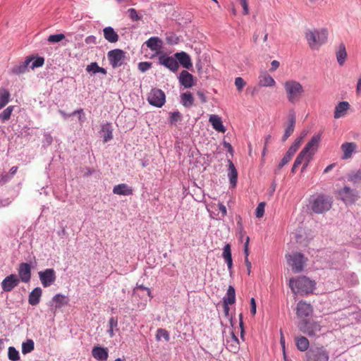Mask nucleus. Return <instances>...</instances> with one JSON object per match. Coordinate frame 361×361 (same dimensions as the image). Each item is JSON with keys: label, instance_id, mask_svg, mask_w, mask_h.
<instances>
[{"label": "nucleus", "instance_id": "1", "mask_svg": "<svg viewBox=\"0 0 361 361\" xmlns=\"http://www.w3.org/2000/svg\"><path fill=\"white\" fill-rule=\"evenodd\" d=\"M283 86L288 101L293 104L299 102L304 93L302 85L296 80H289Z\"/></svg>", "mask_w": 361, "mask_h": 361}, {"label": "nucleus", "instance_id": "2", "mask_svg": "<svg viewBox=\"0 0 361 361\" xmlns=\"http://www.w3.org/2000/svg\"><path fill=\"white\" fill-rule=\"evenodd\" d=\"M289 286L294 293L308 294L312 293L315 282L302 276L295 279H290Z\"/></svg>", "mask_w": 361, "mask_h": 361}, {"label": "nucleus", "instance_id": "3", "mask_svg": "<svg viewBox=\"0 0 361 361\" xmlns=\"http://www.w3.org/2000/svg\"><path fill=\"white\" fill-rule=\"evenodd\" d=\"M305 38L311 49H317L326 42L328 32L325 29L321 30H307L305 32Z\"/></svg>", "mask_w": 361, "mask_h": 361}, {"label": "nucleus", "instance_id": "4", "mask_svg": "<svg viewBox=\"0 0 361 361\" xmlns=\"http://www.w3.org/2000/svg\"><path fill=\"white\" fill-rule=\"evenodd\" d=\"M332 204L331 198L324 195H319L311 202L312 210L317 214H322L329 211Z\"/></svg>", "mask_w": 361, "mask_h": 361}, {"label": "nucleus", "instance_id": "5", "mask_svg": "<svg viewBox=\"0 0 361 361\" xmlns=\"http://www.w3.org/2000/svg\"><path fill=\"white\" fill-rule=\"evenodd\" d=\"M329 352L324 346H312L306 353V361H329Z\"/></svg>", "mask_w": 361, "mask_h": 361}, {"label": "nucleus", "instance_id": "6", "mask_svg": "<svg viewBox=\"0 0 361 361\" xmlns=\"http://www.w3.org/2000/svg\"><path fill=\"white\" fill-rule=\"evenodd\" d=\"M286 258L294 273H300L303 270L307 259L303 254L301 252L287 254Z\"/></svg>", "mask_w": 361, "mask_h": 361}, {"label": "nucleus", "instance_id": "7", "mask_svg": "<svg viewBox=\"0 0 361 361\" xmlns=\"http://www.w3.org/2000/svg\"><path fill=\"white\" fill-rule=\"evenodd\" d=\"M300 331L310 337L317 336L321 331V325L310 319H302L298 325Z\"/></svg>", "mask_w": 361, "mask_h": 361}, {"label": "nucleus", "instance_id": "8", "mask_svg": "<svg viewBox=\"0 0 361 361\" xmlns=\"http://www.w3.org/2000/svg\"><path fill=\"white\" fill-rule=\"evenodd\" d=\"M147 102L153 106L161 108L166 102L165 93L160 89L152 88L148 94Z\"/></svg>", "mask_w": 361, "mask_h": 361}, {"label": "nucleus", "instance_id": "9", "mask_svg": "<svg viewBox=\"0 0 361 361\" xmlns=\"http://www.w3.org/2000/svg\"><path fill=\"white\" fill-rule=\"evenodd\" d=\"M107 56L110 64L115 68L121 66L124 63L126 53L121 49H115L109 51Z\"/></svg>", "mask_w": 361, "mask_h": 361}, {"label": "nucleus", "instance_id": "10", "mask_svg": "<svg viewBox=\"0 0 361 361\" xmlns=\"http://www.w3.org/2000/svg\"><path fill=\"white\" fill-rule=\"evenodd\" d=\"M158 63L159 65L166 67L171 71L175 73L179 68L178 62L173 56H168L165 53H161L158 58Z\"/></svg>", "mask_w": 361, "mask_h": 361}, {"label": "nucleus", "instance_id": "11", "mask_svg": "<svg viewBox=\"0 0 361 361\" xmlns=\"http://www.w3.org/2000/svg\"><path fill=\"white\" fill-rule=\"evenodd\" d=\"M39 278L43 287L47 288L54 283L56 279L54 269H47L38 272Z\"/></svg>", "mask_w": 361, "mask_h": 361}, {"label": "nucleus", "instance_id": "12", "mask_svg": "<svg viewBox=\"0 0 361 361\" xmlns=\"http://www.w3.org/2000/svg\"><path fill=\"white\" fill-rule=\"evenodd\" d=\"M338 195L345 204H353L357 199V192L350 187L345 186L338 191Z\"/></svg>", "mask_w": 361, "mask_h": 361}, {"label": "nucleus", "instance_id": "13", "mask_svg": "<svg viewBox=\"0 0 361 361\" xmlns=\"http://www.w3.org/2000/svg\"><path fill=\"white\" fill-rule=\"evenodd\" d=\"M321 137V133L314 135L302 150L306 152L308 156L312 157L313 154H314L319 147Z\"/></svg>", "mask_w": 361, "mask_h": 361}, {"label": "nucleus", "instance_id": "14", "mask_svg": "<svg viewBox=\"0 0 361 361\" xmlns=\"http://www.w3.org/2000/svg\"><path fill=\"white\" fill-rule=\"evenodd\" d=\"M20 283L18 276L16 274H10L7 276L1 282L2 290L5 292H11Z\"/></svg>", "mask_w": 361, "mask_h": 361}, {"label": "nucleus", "instance_id": "15", "mask_svg": "<svg viewBox=\"0 0 361 361\" xmlns=\"http://www.w3.org/2000/svg\"><path fill=\"white\" fill-rule=\"evenodd\" d=\"M145 44L152 51H155L156 55L159 56L163 47V41L159 37H151L145 42Z\"/></svg>", "mask_w": 361, "mask_h": 361}, {"label": "nucleus", "instance_id": "16", "mask_svg": "<svg viewBox=\"0 0 361 361\" xmlns=\"http://www.w3.org/2000/svg\"><path fill=\"white\" fill-rule=\"evenodd\" d=\"M18 278L24 283H27L31 279V266L28 263L23 262L19 264Z\"/></svg>", "mask_w": 361, "mask_h": 361}, {"label": "nucleus", "instance_id": "17", "mask_svg": "<svg viewBox=\"0 0 361 361\" xmlns=\"http://www.w3.org/2000/svg\"><path fill=\"white\" fill-rule=\"evenodd\" d=\"M312 312V307L310 304L303 301H300L297 304L296 314L298 317H307Z\"/></svg>", "mask_w": 361, "mask_h": 361}, {"label": "nucleus", "instance_id": "18", "mask_svg": "<svg viewBox=\"0 0 361 361\" xmlns=\"http://www.w3.org/2000/svg\"><path fill=\"white\" fill-rule=\"evenodd\" d=\"M179 82L185 88H190L194 85V77L187 71L180 72L178 77Z\"/></svg>", "mask_w": 361, "mask_h": 361}, {"label": "nucleus", "instance_id": "19", "mask_svg": "<svg viewBox=\"0 0 361 361\" xmlns=\"http://www.w3.org/2000/svg\"><path fill=\"white\" fill-rule=\"evenodd\" d=\"M92 356L99 361H106L109 357V350L99 345L94 346L92 349Z\"/></svg>", "mask_w": 361, "mask_h": 361}, {"label": "nucleus", "instance_id": "20", "mask_svg": "<svg viewBox=\"0 0 361 361\" xmlns=\"http://www.w3.org/2000/svg\"><path fill=\"white\" fill-rule=\"evenodd\" d=\"M174 57L178 62V64L180 63L183 68L190 69L192 66L190 56L186 52H177L174 54Z\"/></svg>", "mask_w": 361, "mask_h": 361}, {"label": "nucleus", "instance_id": "21", "mask_svg": "<svg viewBox=\"0 0 361 361\" xmlns=\"http://www.w3.org/2000/svg\"><path fill=\"white\" fill-rule=\"evenodd\" d=\"M99 133L104 142H107L113 139V128L111 124L106 123L102 125Z\"/></svg>", "mask_w": 361, "mask_h": 361}, {"label": "nucleus", "instance_id": "22", "mask_svg": "<svg viewBox=\"0 0 361 361\" xmlns=\"http://www.w3.org/2000/svg\"><path fill=\"white\" fill-rule=\"evenodd\" d=\"M34 59L33 56H27L23 62L13 66L11 69V73L15 75H20L26 72L28 66Z\"/></svg>", "mask_w": 361, "mask_h": 361}, {"label": "nucleus", "instance_id": "23", "mask_svg": "<svg viewBox=\"0 0 361 361\" xmlns=\"http://www.w3.org/2000/svg\"><path fill=\"white\" fill-rule=\"evenodd\" d=\"M341 148L343 152L342 159H347L352 157L357 148V145L355 142H344Z\"/></svg>", "mask_w": 361, "mask_h": 361}, {"label": "nucleus", "instance_id": "24", "mask_svg": "<svg viewBox=\"0 0 361 361\" xmlns=\"http://www.w3.org/2000/svg\"><path fill=\"white\" fill-rule=\"evenodd\" d=\"M228 177L229 178L230 184L232 188L236 186L238 180V172L237 170L231 159H228Z\"/></svg>", "mask_w": 361, "mask_h": 361}, {"label": "nucleus", "instance_id": "25", "mask_svg": "<svg viewBox=\"0 0 361 361\" xmlns=\"http://www.w3.org/2000/svg\"><path fill=\"white\" fill-rule=\"evenodd\" d=\"M103 34L104 39L110 43H116L118 41V35L111 26L104 27L103 30Z\"/></svg>", "mask_w": 361, "mask_h": 361}, {"label": "nucleus", "instance_id": "26", "mask_svg": "<svg viewBox=\"0 0 361 361\" xmlns=\"http://www.w3.org/2000/svg\"><path fill=\"white\" fill-rule=\"evenodd\" d=\"M222 257L227 264L228 269L231 273L233 268V259L231 255V248L229 243H226L223 248Z\"/></svg>", "mask_w": 361, "mask_h": 361}, {"label": "nucleus", "instance_id": "27", "mask_svg": "<svg viewBox=\"0 0 361 361\" xmlns=\"http://www.w3.org/2000/svg\"><path fill=\"white\" fill-rule=\"evenodd\" d=\"M133 190L131 187L126 183L116 185L113 188V193L118 195H131Z\"/></svg>", "mask_w": 361, "mask_h": 361}, {"label": "nucleus", "instance_id": "28", "mask_svg": "<svg viewBox=\"0 0 361 361\" xmlns=\"http://www.w3.org/2000/svg\"><path fill=\"white\" fill-rule=\"evenodd\" d=\"M349 108L350 104L348 102H340L335 107L334 118H340L345 116Z\"/></svg>", "mask_w": 361, "mask_h": 361}, {"label": "nucleus", "instance_id": "29", "mask_svg": "<svg viewBox=\"0 0 361 361\" xmlns=\"http://www.w3.org/2000/svg\"><path fill=\"white\" fill-rule=\"evenodd\" d=\"M209 121L214 130L220 133H225L226 128L223 125L221 119L219 116L216 115H211Z\"/></svg>", "mask_w": 361, "mask_h": 361}, {"label": "nucleus", "instance_id": "30", "mask_svg": "<svg viewBox=\"0 0 361 361\" xmlns=\"http://www.w3.org/2000/svg\"><path fill=\"white\" fill-rule=\"evenodd\" d=\"M180 98L181 104L186 108L191 107L194 104V97L190 92L181 93Z\"/></svg>", "mask_w": 361, "mask_h": 361}, {"label": "nucleus", "instance_id": "31", "mask_svg": "<svg viewBox=\"0 0 361 361\" xmlns=\"http://www.w3.org/2000/svg\"><path fill=\"white\" fill-rule=\"evenodd\" d=\"M259 85L262 87H274L276 82L270 75L264 73L259 77Z\"/></svg>", "mask_w": 361, "mask_h": 361}, {"label": "nucleus", "instance_id": "32", "mask_svg": "<svg viewBox=\"0 0 361 361\" xmlns=\"http://www.w3.org/2000/svg\"><path fill=\"white\" fill-rule=\"evenodd\" d=\"M42 291L39 287L35 288L29 295L28 302L31 305H37L39 302Z\"/></svg>", "mask_w": 361, "mask_h": 361}, {"label": "nucleus", "instance_id": "33", "mask_svg": "<svg viewBox=\"0 0 361 361\" xmlns=\"http://www.w3.org/2000/svg\"><path fill=\"white\" fill-rule=\"evenodd\" d=\"M235 302V290L233 286H229L226 295L223 298V303L233 305Z\"/></svg>", "mask_w": 361, "mask_h": 361}, {"label": "nucleus", "instance_id": "34", "mask_svg": "<svg viewBox=\"0 0 361 361\" xmlns=\"http://www.w3.org/2000/svg\"><path fill=\"white\" fill-rule=\"evenodd\" d=\"M295 345L300 351L304 352L308 350L310 342L306 337L300 336L295 338Z\"/></svg>", "mask_w": 361, "mask_h": 361}, {"label": "nucleus", "instance_id": "35", "mask_svg": "<svg viewBox=\"0 0 361 361\" xmlns=\"http://www.w3.org/2000/svg\"><path fill=\"white\" fill-rule=\"evenodd\" d=\"M336 59L340 66H343L347 57V52L344 44L341 43L336 52Z\"/></svg>", "mask_w": 361, "mask_h": 361}, {"label": "nucleus", "instance_id": "36", "mask_svg": "<svg viewBox=\"0 0 361 361\" xmlns=\"http://www.w3.org/2000/svg\"><path fill=\"white\" fill-rule=\"evenodd\" d=\"M295 116L293 111H290L288 116V126L285 129V132L291 135L295 129Z\"/></svg>", "mask_w": 361, "mask_h": 361}, {"label": "nucleus", "instance_id": "37", "mask_svg": "<svg viewBox=\"0 0 361 361\" xmlns=\"http://www.w3.org/2000/svg\"><path fill=\"white\" fill-rule=\"evenodd\" d=\"M183 116L178 111L169 113V123L171 126H176L178 122L182 121Z\"/></svg>", "mask_w": 361, "mask_h": 361}, {"label": "nucleus", "instance_id": "38", "mask_svg": "<svg viewBox=\"0 0 361 361\" xmlns=\"http://www.w3.org/2000/svg\"><path fill=\"white\" fill-rule=\"evenodd\" d=\"M348 180L354 184L361 185V169L349 173Z\"/></svg>", "mask_w": 361, "mask_h": 361}, {"label": "nucleus", "instance_id": "39", "mask_svg": "<svg viewBox=\"0 0 361 361\" xmlns=\"http://www.w3.org/2000/svg\"><path fill=\"white\" fill-rule=\"evenodd\" d=\"M10 96V93L7 90L2 89L0 90V109L9 102Z\"/></svg>", "mask_w": 361, "mask_h": 361}, {"label": "nucleus", "instance_id": "40", "mask_svg": "<svg viewBox=\"0 0 361 361\" xmlns=\"http://www.w3.org/2000/svg\"><path fill=\"white\" fill-rule=\"evenodd\" d=\"M56 308H60L68 303V298L61 294H57L53 298Z\"/></svg>", "mask_w": 361, "mask_h": 361}, {"label": "nucleus", "instance_id": "41", "mask_svg": "<svg viewBox=\"0 0 361 361\" xmlns=\"http://www.w3.org/2000/svg\"><path fill=\"white\" fill-rule=\"evenodd\" d=\"M35 343L32 339H27L22 344V353L25 355L34 350Z\"/></svg>", "mask_w": 361, "mask_h": 361}, {"label": "nucleus", "instance_id": "42", "mask_svg": "<svg viewBox=\"0 0 361 361\" xmlns=\"http://www.w3.org/2000/svg\"><path fill=\"white\" fill-rule=\"evenodd\" d=\"M13 109H14L13 106H9L6 109H5L0 114V120L4 123L6 122V121L9 120Z\"/></svg>", "mask_w": 361, "mask_h": 361}, {"label": "nucleus", "instance_id": "43", "mask_svg": "<svg viewBox=\"0 0 361 361\" xmlns=\"http://www.w3.org/2000/svg\"><path fill=\"white\" fill-rule=\"evenodd\" d=\"M156 338L157 341H161L163 338L165 341H169L170 336L166 329H158L157 330Z\"/></svg>", "mask_w": 361, "mask_h": 361}, {"label": "nucleus", "instance_id": "44", "mask_svg": "<svg viewBox=\"0 0 361 361\" xmlns=\"http://www.w3.org/2000/svg\"><path fill=\"white\" fill-rule=\"evenodd\" d=\"M128 18L132 21H138L142 19V16L139 15L137 11L135 8H129L126 11Z\"/></svg>", "mask_w": 361, "mask_h": 361}, {"label": "nucleus", "instance_id": "45", "mask_svg": "<svg viewBox=\"0 0 361 361\" xmlns=\"http://www.w3.org/2000/svg\"><path fill=\"white\" fill-rule=\"evenodd\" d=\"M8 356L9 360L12 361L20 360L19 353L14 347L8 348Z\"/></svg>", "mask_w": 361, "mask_h": 361}, {"label": "nucleus", "instance_id": "46", "mask_svg": "<svg viewBox=\"0 0 361 361\" xmlns=\"http://www.w3.org/2000/svg\"><path fill=\"white\" fill-rule=\"evenodd\" d=\"M292 159V157L288 154H285L281 161L279 162L277 169L275 171V173H277L285 165H286Z\"/></svg>", "mask_w": 361, "mask_h": 361}, {"label": "nucleus", "instance_id": "47", "mask_svg": "<svg viewBox=\"0 0 361 361\" xmlns=\"http://www.w3.org/2000/svg\"><path fill=\"white\" fill-rule=\"evenodd\" d=\"M166 41L167 44L174 45L179 43L180 39L176 35L170 33L169 35H166Z\"/></svg>", "mask_w": 361, "mask_h": 361}, {"label": "nucleus", "instance_id": "48", "mask_svg": "<svg viewBox=\"0 0 361 361\" xmlns=\"http://www.w3.org/2000/svg\"><path fill=\"white\" fill-rule=\"evenodd\" d=\"M227 348L232 353H237L240 349L239 341L227 342Z\"/></svg>", "mask_w": 361, "mask_h": 361}, {"label": "nucleus", "instance_id": "49", "mask_svg": "<svg viewBox=\"0 0 361 361\" xmlns=\"http://www.w3.org/2000/svg\"><path fill=\"white\" fill-rule=\"evenodd\" d=\"M65 38L63 34L51 35L48 37V42L51 43L59 42Z\"/></svg>", "mask_w": 361, "mask_h": 361}, {"label": "nucleus", "instance_id": "50", "mask_svg": "<svg viewBox=\"0 0 361 361\" xmlns=\"http://www.w3.org/2000/svg\"><path fill=\"white\" fill-rule=\"evenodd\" d=\"M307 154L306 152H305L303 150H302L299 154L297 156L295 161H294V164L295 166H299L302 163V161H304L305 158L306 159L307 158Z\"/></svg>", "mask_w": 361, "mask_h": 361}, {"label": "nucleus", "instance_id": "51", "mask_svg": "<svg viewBox=\"0 0 361 361\" xmlns=\"http://www.w3.org/2000/svg\"><path fill=\"white\" fill-rule=\"evenodd\" d=\"M101 73L105 75L106 71L104 68L99 67L97 62H92V73Z\"/></svg>", "mask_w": 361, "mask_h": 361}, {"label": "nucleus", "instance_id": "52", "mask_svg": "<svg viewBox=\"0 0 361 361\" xmlns=\"http://www.w3.org/2000/svg\"><path fill=\"white\" fill-rule=\"evenodd\" d=\"M264 206H265V203L264 202H260L257 207V209H256V212H255V215L257 218H261L263 215H264Z\"/></svg>", "mask_w": 361, "mask_h": 361}, {"label": "nucleus", "instance_id": "53", "mask_svg": "<svg viewBox=\"0 0 361 361\" xmlns=\"http://www.w3.org/2000/svg\"><path fill=\"white\" fill-rule=\"evenodd\" d=\"M152 67V63L145 61V62H140L138 63V69L144 73L147 71H148Z\"/></svg>", "mask_w": 361, "mask_h": 361}, {"label": "nucleus", "instance_id": "54", "mask_svg": "<svg viewBox=\"0 0 361 361\" xmlns=\"http://www.w3.org/2000/svg\"><path fill=\"white\" fill-rule=\"evenodd\" d=\"M44 63V59L43 57H37L32 63L30 66V68L32 69H34L35 68H39L43 66Z\"/></svg>", "mask_w": 361, "mask_h": 361}, {"label": "nucleus", "instance_id": "55", "mask_svg": "<svg viewBox=\"0 0 361 361\" xmlns=\"http://www.w3.org/2000/svg\"><path fill=\"white\" fill-rule=\"evenodd\" d=\"M235 85L238 91L240 92L245 85V82L241 77H238L235 79Z\"/></svg>", "mask_w": 361, "mask_h": 361}, {"label": "nucleus", "instance_id": "56", "mask_svg": "<svg viewBox=\"0 0 361 361\" xmlns=\"http://www.w3.org/2000/svg\"><path fill=\"white\" fill-rule=\"evenodd\" d=\"M11 179V176L8 173H4L0 174V184L3 185L7 183Z\"/></svg>", "mask_w": 361, "mask_h": 361}, {"label": "nucleus", "instance_id": "57", "mask_svg": "<svg viewBox=\"0 0 361 361\" xmlns=\"http://www.w3.org/2000/svg\"><path fill=\"white\" fill-rule=\"evenodd\" d=\"M237 224L238 235L240 239H242L245 235V231H244L243 225L240 221H238Z\"/></svg>", "mask_w": 361, "mask_h": 361}, {"label": "nucleus", "instance_id": "58", "mask_svg": "<svg viewBox=\"0 0 361 361\" xmlns=\"http://www.w3.org/2000/svg\"><path fill=\"white\" fill-rule=\"evenodd\" d=\"M256 302L254 298H252L250 300V312L254 316L256 314Z\"/></svg>", "mask_w": 361, "mask_h": 361}, {"label": "nucleus", "instance_id": "59", "mask_svg": "<svg viewBox=\"0 0 361 361\" xmlns=\"http://www.w3.org/2000/svg\"><path fill=\"white\" fill-rule=\"evenodd\" d=\"M239 319H240L239 325H240V337L242 338H243L245 330H244V324L243 322V314H240L239 315Z\"/></svg>", "mask_w": 361, "mask_h": 361}, {"label": "nucleus", "instance_id": "60", "mask_svg": "<svg viewBox=\"0 0 361 361\" xmlns=\"http://www.w3.org/2000/svg\"><path fill=\"white\" fill-rule=\"evenodd\" d=\"M249 240L250 238L248 236L246 237V240L244 245V253H245V258H248L249 256V250H248V245H249Z\"/></svg>", "mask_w": 361, "mask_h": 361}, {"label": "nucleus", "instance_id": "61", "mask_svg": "<svg viewBox=\"0 0 361 361\" xmlns=\"http://www.w3.org/2000/svg\"><path fill=\"white\" fill-rule=\"evenodd\" d=\"M117 325H118L117 319L116 317H111L109 321V327L114 329V327H116Z\"/></svg>", "mask_w": 361, "mask_h": 361}, {"label": "nucleus", "instance_id": "62", "mask_svg": "<svg viewBox=\"0 0 361 361\" xmlns=\"http://www.w3.org/2000/svg\"><path fill=\"white\" fill-rule=\"evenodd\" d=\"M243 8V14L247 15L249 13L247 0L240 3Z\"/></svg>", "mask_w": 361, "mask_h": 361}, {"label": "nucleus", "instance_id": "63", "mask_svg": "<svg viewBox=\"0 0 361 361\" xmlns=\"http://www.w3.org/2000/svg\"><path fill=\"white\" fill-rule=\"evenodd\" d=\"M302 142V137H297L294 142L292 144V145L293 147H295L297 149H298V148L300 147V146L301 145V143Z\"/></svg>", "mask_w": 361, "mask_h": 361}, {"label": "nucleus", "instance_id": "64", "mask_svg": "<svg viewBox=\"0 0 361 361\" xmlns=\"http://www.w3.org/2000/svg\"><path fill=\"white\" fill-rule=\"evenodd\" d=\"M356 93L357 94H361V75L359 76L357 85H356Z\"/></svg>", "mask_w": 361, "mask_h": 361}]
</instances>
